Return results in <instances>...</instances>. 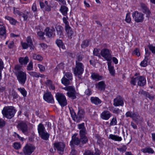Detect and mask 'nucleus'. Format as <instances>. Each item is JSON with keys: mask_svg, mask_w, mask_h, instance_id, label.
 <instances>
[{"mask_svg": "<svg viewBox=\"0 0 155 155\" xmlns=\"http://www.w3.org/2000/svg\"><path fill=\"white\" fill-rule=\"evenodd\" d=\"M78 128L79 130V134L80 141L82 144H84L88 142V140L86 136L87 132L84 123L79 124L77 125Z\"/></svg>", "mask_w": 155, "mask_h": 155, "instance_id": "obj_1", "label": "nucleus"}, {"mask_svg": "<svg viewBox=\"0 0 155 155\" xmlns=\"http://www.w3.org/2000/svg\"><path fill=\"white\" fill-rule=\"evenodd\" d=\"M2 112L3 117L11 119L14 116L16 111L13 107L7 106L4 107Z\"/></svg>", "mask_w": 155, "mask_h": 155, "instance_id": "obj_2", "label": "nucleus"}, {"mask_svg": "<svg viewBox=\"0 0 155 155\" xmlns=\"http://www.w3.org/2000/svg\"><path fill=\"white\" fill-rule=\"evenodd\" d=\"M70 113L71 116L74 120L77 122H79L84 117V112L82 109L79 110L76 115L72 108H70Z\"/></svg>", "mask_w": 155, "mask_h": 155, "instance_id": "obj_3", "label": "nucleus"}, {"mask_svg": "<svg viewBox=\"0 0 155 155\" xmlns=\"http://www.w3.org/2000/svg\"><path fill=\"white\" fill-rule=\"evenodd\" d=\"M63 89L68 91L67 94L68 96L71 98L72 100H74L76 98V92L75 89L72 86H68L63 88Z\"/></svg>", "mask_w": 155, "mask_h": 155, "instance_id": "obj_4", "label": "nucleus"}, {"mask_svg": "<svg viewBox=\"0 0 155 155\" xmlns=\"http://www.w3.org/2000/svg\"><path fill=\"white\" fill-rule=\"evenodd\" d=\"M76 65L74 72L75 75H80L82 74L84 71V64L81 62L75 61Z\"/></svg>", "mask_w": 155, "mask_h": 155, "instance_id": "obj_5", "label": "nucleus"}, {"mask_svg": "<svg viewBox=\"0 0 155 155\" xmlns=\"http://www.w3.org/2000/svg\"><path fill=\"white\" fill-rule=\"evenodd\" d=\"M55 97L59 103L61 107H64L67 104V101L65 96L62 94L57 93Z\"/></svg>", "mask_w": 155, "mask_h": 155, "instance_id": "obj_6", "label": "nucleus"}, {"mask_svg": "<svg viewBox=\"0 0 155 155\" xmlns=\"http://www.w3.org/2000/svg\"><path fill=\"white\" fill-rule=\"evenodd\" d=\"M18 82L21 84H25L27 80V74L25 72H22L15 75Z\"/></svg>", "mask_w": 155, "mask_h": 155, "instance_id": "obj_7", "label": "nucleus"}, {"mask_svg": "<svg viewBox=\"0 0 155 155\" xmlns=\"http://www.w3.org/2000/svg\"><path fill=\"white\" fill-rule=\"evenodd\" d=\"M144 15L141 12L137 11H135L132 14L133 17L136 22H142L144 20Z\"/></svg>", "mask_w": 155, "mask_h": 155, "instance_id": "obj_8", "label": "nucleus"}, {"mask_svg": "<svg viewBox=\"0 0 155 155\" xmlns=\"http://www.w3.org/2000/svg\"><path fill=\"white\" fill-rule=\"evenodd\" d=\"M35 149V147L33 145L26 144L23 148V153L25 155H30Z\"/></svg>", "mask_w": 155, "mask_h": 155, "instance_id": "obj_9", "label": "nucleus"}, {"mask_svg": "<svg viewBox=\"0 0 155 155\" xmlns=\"http://www.w3.org/2000/svg\"><path fill=\"white\" fill-rule=\"evenodd\" d=\"M17 127L18 130L22 131L25 135L28 133V125L26 123L23 121L20 122L17 125Z\"/></svg>", "mask_w": 155, "mask_h": 155, "instance_id": "obj_10", "label": "nucleus"}, {"mask_svg": "<svg viewBox=\"0 0 155 155\" xmlns=\"http://www.w3.org/2000/svg\"><path fill=\"white\" fill-rule=\"evenodd\" d=\"M101 54L106 60L110 61L112 59V56L109 50L106 48L102 49L101 51Z\"/></svg>", "mask_w": 155, "mask_h": 155, "instance_id": "obj_11", "label": "nucleus"}, {"mask_svg": "<svg viewBox=\"0 0 155 155\" xmlns=\"http://www.w3.org/2000/svg\"><path fill=\"white\" fill-rule=\"evenodd\" d=\"M55 29L53 26H52L50 28L49 27H46L45 30L46 35L49 38L54 37L55 35Z\"/></svg>", "mask_w": 155, "mask_h": 155, "instance_id": "obj_12", "label": "nucleus"}, {"mask_svg": "<svg viewBox=\"0 0 155 155\" xmlns=\"http://www.w3.org/2000/svg\"><path fill=\"white\" fill-rule=\"evenodd\" d=\"M54 147L57 149L59 153L61 154H63L65 144L62 142H58L54 144Z\"/></svg>", "mask_w": 155, "mask_h": 155, "instance_id": "obj_13", "label": "nucleus"}, {"mask_svg": "<svg viewBox=\"0 0 155 155\" xmlns=\"http://www.w3.org/2000/svg\"><path fill=\"white\" fill-rule=\"evenodd\" d=\"M140 5L142 12L143 13L146 14L147 17L149 18L151 14L150 11L149 9L145 4L141 3Z\"/></svg>", "mask_w": 155, "mask_h": 155, "instance_id": "obj_14", "label": "nucleus"}, {"mask_svg": "<svg viewBox=\"0 0 155 155\" xmlns=\"http://www.w3.org/2000/svg\"><path fill=\"white\" fill-rule=\"evenodd\" d=\"M77 134H74L72 137L71 140L70 142V145L72 147L74 144L78 145L80 143L79 139L77 137Z\"/></svg>", "mask_w": 155, "mask_h": 155, "instance_id": "obj_15", "label": "nucleus"}, {"mask_svg": "<svg viewBox=\"0 0 155 155\" xmlns=\"http://www.w3.org/2000/svg\"><path fill=\"white\" fill-rule=\"evenodd\" d=\"M114 103L113 105L115 106H123L124 105V101L123 99L121 96H117L116 98L114 99Z\"/></svg>", "mask_w": 155, "mask_h": 155, "instance_id": "obj_16", "label": "nucleus"}, {"mask_svg": "<svg viewBox=\"0 0 155 155\" xmlns=\"http://www.w3.org/2000/svg\"><path fill=\"white\" fill-rule=\"evenodd\" d=\"M112 114L110 112L107 110L103 111L101 114V118L104 120H108L111 117Z\"/></svg>", "mask_w": 155, "mask_h": 155, "instance_id": "obj_17", "label": "nucleus"}, {"mask_svg": "<svg viewBox=\"0 0 155 155\" xmlns=\"http://www.w3.org/2000/svg\"><path fill=\"white\" fill-rule=\"evenodd\" d=\"M44 99L48 102L53 103L54 102V100L52 95L50 93H46L43 96Z\"/></svg>", "mask_w": 155, "mask_h": 155, "instance_id": "obj_18", "label": "nucleus"}, {"mask_svg": "<svg viewBox=\"0 0 155 155\" xmlns=\"http://www.w3.org/2000/svg\"><path fill=\"white\" fill-rule=\"evenodd\" d=\"M55 29L57 32V35L59 38H62L63 37V28L62 26L58 25L55 27Z\"/></svg>", "mask_w": 155, "mask_h": 155, "instance_id": "obj_19", "label": "nucleus"}, {"mask_svg": "<svg viewBox=\"0 0 155 155\" xmlns=\"http://www.w3.org/2000/svg\"><path fill=\"white\" fill-rule=\"evenodd\" d=\"M106 85L103 81L99 82L97 84V88L100 91H104L105 90Z\"/></svg>", "mask_w": 155, "mask_h": 155, "instance_id": "obj_20", "label": "nucleus"}, {"mask_svg": "<svg viewBox=\"0 0 155 155\" xmlns=\"http://www.w3.org/2000/svg\"><path fill=\"white\" fill-rule=\"evenodd\" d=\"M138 78L137 84L140 86H143L146 84V80L144 77L140 76L138 77Z\"/></svg>", "mask_w": 155, "mask_h": 155, "instance_id": "obj_21", "label": "nucleus"}, {"mask_svg": "<svg viewBox=\"0 0 155 155\" xmlns=\"http://www.w3.org/2000/svg\"><path fill=\"white\" fill-rule=\"evenodd\" d=\"M65 29L66 32L69 38L71 39L72 36H74V32L71 28L69 26L65 28Z\"/></svg>", "mask_w": 155, "mask_h": 155, "instance_id": "obj_22", "label": "nucleus"}, {"mask_svg": "<svg viewBox=\"0 0 155 155\" xmlns=\"http://www.w3.org/2000/svg\"><path fill=\"white\" fill-rule=\"evenodd\" d=\"M29 61V59L28 56L25 57H20L18 59L19 62L21 65H26Z\"/></svg>", "mask_w": 155, "mask_h": 155, "instance_id": "obj_23", "label": "nucleus"}, {"mask_svg": "<svg viewBox=\"0 0 155 155\" xmlns=\"http://www.w3.org/2000/svg\"><path fill=\"white\" fill-rule=\"evenodd\" d=\"M91 101L92 104L96 105H98L101 103V101L97 97H91Z\"/></svg>", "mask_w": 155, "mask_h": 155, "instance_id": "obj_24", "label": "nucleus"}, {"mask_svg": "<svg viewBox=\"0 0 155 155\" xmlns=\"http://www.w3.org/2000/svg\"><path fill=\"white\" fill-rule=\"evenodd\" d=\"M50 135V134L47 133L46 131L39 134L41 138L45 140H48Z\"/></svg>", "mask_w": 155, "mask_h": 155, "instance_id": "obj_25", "label": "nucleus"}, {"mask_svg": "<svg viewBox=\"0 0 155 155\" xmlns=\"http://www.w3.org/2000/svg\"><path fill=\"white\" fill-rule=\"evenodd\" d=\"M5 28L4 26L0 28V35L1 38L4 39L6 37Z\"/></svg>", "mask_w": 155, "mask_h": 155, "instance_id": "obj_26", "label": "nucleus"}, {"mask_svg": "<svg viewBox=\"0 0 155 155\" xmlns=\"http://www.w3.org/2000/svg\"><path fill=\"white\" fill-rule=\"evenodd\" d=\"M21 66L18 64L16 65L15 66L13 72L15 75L23 72V71L21 70Z\"/></svg>", "mask_w": 155, "mask_h": 155, "instance_id": "obj_27", "label": "nucleus"}, {"mask_svg": "<svg viewBox=\"0 0 155 155\" xmlns=\"http://www.w3.org/2000/svg\"><path fill=\"white\" fill-rule=\"evenodd\" d=\"M91 77L92 79L96 81L101 80L102 79V77L100 76L99 74L95 73H92L91 74Z\"/></svg>", "mask_w": 155, "mask_h": 155, "instance_id": "obj_28", "label": "nucleus"}, {"mask_svg": "<svg viewBox=\"0 0 155 155\" xmlns=\"http://www.w3.org/2000/svg\"><path fill=\"white\" fill-rule=\"evenodd\" d=\"M109 138L116 141H121L122 140L121 137L112 134H110L109 135Z\"/></svg>", "mask_w": 155, "mask_h": 155, "instance_id": "obj_29", "label": "nucleus"}, {"mask_svg": "<svg viewBox=\"0 0 155 155\" xmlns=\"http://www.w3.org/2000/svg\"><path fill=\"white\" fill-rule=\"evenodd\" d=\"M38 130L39 135L46 131L43 125L41 123L38 124Z\"/></svg>", "mask_w": 155, "mask_h": 155, "instance_id": "obj_30", "label": "nucleus"}, {"mask_svg": "<svg viewBox=\"0 0 155 155\" xmlns=\"http://www.w3.org/2000/svg\"><path fill=\"white\" fill-rule=\"evenodd\" d=\"M141 151L144 153H152L154 152V150L151 148L149 147H147L144 148L142 149Z\"/></svg>", "mask_w": 155, "mask_h": 155, "instance_id": "obj_31", "label": "nucleus"}, {"mask_svg": "<svg viewBox=\"0 0 155 155\" xmlns=\"http://www.w3.org/2000/svg\"><path fill=\"white\" fill-rule=\"evenodd\" d=\"M68 10V8L67 7L64 5H62L61 6L60 10L63 15L66 16L67 14Z\"/></svg>", "mask_w": 155, "mask_h": 155, "instance_id": "obj_32", "label": "nucleus"}, {"mask_svg": "<svg viewBox=\"0 0 155 155\" xmlns=\"http://www.w3.org/2000/svg\"><path fill=\"white\" fill-rule=\"evenodd\" d=\"M108 70L109 71L110 73L112 75L114 76L115 74V70L114 69V67L113 66L111 65V63L109 62L107 63Z\"/></svg>", "mask_w": 155, "mask_h": 155, "instance_id": "obj_33", "label": "nucleus"}, {"mask_svg": "<svg viewBox=\"0 0 155 155\" xmlns=\"http://www.w3.org/2000/svg\"><path fill=\"white\" fill-rule=\"evenodd\" d=\"M71 80L66 78L64 76L62 78L61 81L62 83L65 86L68 85L70 84Z\"/></svg>", "mask_w": 155, "mask_h": 155, "instance_id": "obj_34", "label": "nucleus"}, {"mask_svg": "<svg viewBox=\"0 0 155 155\" xmlns=\"http://www.w3.org/2000/svg\"><path fill=\"white\" fill-rule=\"evenodd\" d=\"M26 41L29 47H30L31 48H33V45L32 39L30 36L28 37L26 39Z\"/></svg>", "mask_w": 155, "mask_h": 155, "instance_id": "obj_35", "label": "nucleus"}, {"mask_svg": "<svg viewBox=\"0 0 155 155\" xmlns=\"http://www.w3.org/2000/svg\"><path fill=\"white\" fill-rule=\"evenodd\" d=\"M17 90L21 93L24 97L26 96L27 92L24 88H18Z\"/></svg>", "mask_w": 155, "mask_h": 155, "instance_id": "obj_36", "label": "nucleus"}, {"mask_svg": "<svg viewBox=\"0 0 155 155\" xmlns=\"http://www.w3.org/2000/svg\"><path fill=\"white\" fill-rule=\"evenodd\" d=\"M148 60V58L147 56H145L144 59L141 62L140 65L144 67H146L147 65Z\"/></svg>", "mask_w": 155, "mask_h": 155, "instance_id": "obj_37", "label": "nucleus"}, {"mask_svg": "<svg viewBox=\"0 0 155 155\" xmlns=\"http://www.w3.org/2000/svg\"><path fill=\"white\" fill-rule=\"evenodd\" d=\"M56 43L57 45L59 47L63 49H64L65 47L62 40L60 39H58L56 41Z\"/></svg>", "mask_w": 155, "mask_h": 155, "instance_id": "obj_38", "label": "nucleus"}, {"mask_svg": "<svg viewBox=\"0 0 155 155\" xmlns=\"http://www.w3.org/2000/svg\"><path fill=\"white\" fill-rule=\"evenodd\" d=\"M5 19L9 20L10 23L12 25H15L17 22L14 19L9 16H5Z\"/></svg>", "mask_w": 155, "mask_h": 155, "instance_id": "obj_39", "label": "nucleus"}, {"mask_svg": "<svg viewBox=\"0 0 155 155\" xmlns=\"http://www.w3.org/2000/svg\"><path fill=\"white\" fill-rule=\"evenodd\" d=\"M84 56L81 53H78L76 55V61L80 62L82 60Z\"/></svg>", "mask_w": 155, "mask_h": 155, "instance_id": "obj_40", "label": "nucleus"}, {"mask_svg": "<svg viewBox=\"0 0 155 155\" xmlns=\"http://www.w3.org/2000/svg\"><path fill=\"white\" fill-rule=\"evenodd\" d=\"M33 59L39 61H41L43 60V58L40 55L37 54H34L32 55Z\"/></svg>", "mask_w": 155, "mask_h": 155, "instance_id": "obj_41", "label": "nucleus"}, {"mask_svg": "<svg viewBox=\"0 0 155 155\" xmlns=\"http://www.w3.org/2000/svg\"><path fill=\"white\" fill-rule=\"evenodd\" d=\"M89 40H86L84 41L81 45V47L82 48H85L87 47L89 45Z\"/></svg>", "mask_w": 155, "mask_h": 155, "instance_id": "obj_42", "label": "nucleus"}, {"mask_svg": "<svg viewBox=\"0 0 155 155\" xmlns=\"http://www.w3.org/2000/svg\"><path fill=\"white\" fill-rule=\"evenodd\" d=\"M12 96L13 99H16L18 97V95L17 93L14 90H12L11 93L9 94V97L10 96Z\"/></svg>", "mask_w": 155, "mask_h": 155, "instance_id": "obj_43", "label": "nucleus"}, {"mask_svg": "<svg viewBox=\"0 0 155 155\" xmlns=\"http://www.w3.org/2000/svg\"><path fill=\"white\" fill-rule=\"evenodd\" d=\"M28 73L31 76L34 78H38L39 73L34 71L29 72Z\"/></svg>", "mask_w": 155, "mask_h": 155, "instance_id": "obj_44", "label": "nucleus"}, {"mask_svg": "<svg viewBox=\"0 0 155 155\" xmlns=\"http://www.w3.org/2000/svg\"><path fill=\"white\" fill-rule=\"evenodd\" d=\"M64 68V64L62 63H61L57 66L55 68V70L56 71H57L58 70H62Z\"/></svg>", "mask_w": 155, "mask_h": 155, "instance_id": "obj_45", "label": "nucleus"}, {"mask_svg": "<svg viewBox=\"0 0 155 155\" xmlns=\"http://www.w3.org/2000/svg\"><path fill=\"white\" fill-rule=\"evenodd\" d=\"M28 13V12H27L26 13H24L23 12H21V14H20L19 16L23 18L24 21H26L27 20L28 18V16L27 14Z\"/></svg>", "mask_w": 155, "mask_h": 155, "instance_id": "obj_46", "label": "nucleus"}, {"mask_svg": "<svg viewBox=\"0 0 155 155\" xmlns=\"http://www.w3.org/2000/svg\"><path fill=\"white\" fill-rule=\"evenodd\" d=\"M138 77L135 78H134V77L132 78L130 81V84L134 85H136V82L138 81Z\"/></svg>", "mask_w": 155, "mask_h": 155, "instance_id": "obj_47", "label": "nucleus"}, {"mask_svg": "<svg viewBox=\"0 0 155 155\" xmlns=\"http://www.w3.org/2000/svg\"><path fill=\"white\" fill-rule=\"evenodd\" d=\"M117 120L116 118V117H114L112 119L111 121H110V126L115 125H117Z\"/></svg>", "mask_w": 155, "mask_h": 155, "instance_id": "obj_48", "label": "nucleus"}, {"mask_svg": "<svg viewBox=\"0 0 155 155\" xmlns=\"http://www.w3.org/2000/svg\"><path fill=\"white\" fill-rule=\"evenodd\" d=\"M148 47L153 53L155 54V46H153L152 44H149Z\"/></svg>", "mask_w": 155, "mask_h": 155, "instance_id": "obj_49", "label": "nucleus"}, {"mask_svg": "<svg viewBox=\"0 0 155 155\" xmlns=\"http://www.w3.org/2000/svg\"><path fill=\"white\" fill-rule=\"evenodd\" d=\"M133 120H134L136 123H138L139 122L142 121L143 120L142 118L138 115L136 117L134 118Z\"/></svg>", "mask_w": 155, "mask_h": 155, "instance_id": "obj_50", "label": "nucleus"}, {"mask_svg": "<svg viewBox=\"0 0 155 155\" xmlns=\"http://www.w3.org/2000/svg\"><path fill=\"white\" fill-rule=\"evenodd\" d=\"M84 93L88 96L91 95L92 93L91 90V89L88 88L85 90Z\"/></svg>", "mask_w": 155, "mask_h": 155, "instance_id": "obj_51", "label": "nucleus"}, {"mask_svg": "<svg viewBox=\"0 0 155 155\" xmlns=\"http://www.w3.org/2000/svg\"><path fill=\"white\" fill-rule=\"evenodd\" d=\"M127 148L125 145H123L122 147L117 148V150L120 152H125Z\"/></svg>", "mask_w": 155, "mask_h": 155, "instance_id": "obj_52", "label": "nucleus"}, {"mask_svg": "<svg viewBox=\"0 0 155 155\" xmlns=\"http://www.w3.org/2000/svg\"><path fill=\"white\" fill-rule=\"evenodd\" d=\"M33 69V63L31 61L28 64L27 67V70L28 71H31Z\"/></svg>", "mask_w": 155, "mask_h": 155, "instance_id": "obj_53", "label": "nucleus"}, {"mask_svg": "<svg viewBox=\"0 0 155 155\" xmlns=\"http://www.w3.org/2000/svg\"><path fill=\"white\" fill-rule=\"evenodd\" d=\"M65 76L68 79L71 80L72 79V74L70 72H66L65 73Z\"/></svg>", "mask_w": 155, "mask_h": 155, "instance_id": "obj_54", "label": "nucleus"}, {"mask_svg": "<svg viewBox=\"0 0 155 155\" xmlns=\"http://www.w3.org/2000/svg\"><path fill=\"white\" fill-rule=\"evenodd\" d=\"M13 147L15 149L18 150L20 148L21 145L20 143L17 142H15L14 143Z\"/></svg>", "mask_w": 155, "mask_h": 155, "instance_id": "obj_55", "label": "nucleus"}, {"mask_svg": "<svg viewBox=\"0 0 155 155\" xmlns=\"http://www.w3.org/2000/svg\"><path fill=\"white\" fill-rule=\"evenodd\" d=\"M99 50L97 48H94L93 51V53L94 55L100 57V55H99Z\"/></svg>", "mask_w": 155, "mask_h": 155, "instance_id": "obj_56", "label": "nucleus"}, {"mask_svg": "<svg viewBox=\"0 0 155 155\" xmlns=\"http://www.w3.org/2000/svg\"><path fill=\"white\" fill-rule=\"evenodd\" d=\"M130 13H127V14L126 19H125V21H126L128 23H129L131 21V18H130Z\"/></svg>", "mask_w": 155, "mask_h": 155, "instance_id": "obj_57", "label": "nucleus"}, {"mask_svg": "<svg viewBox=\"0 0 155 155\" xmlns=\"http://www.w3.org/2000/svg\"><path fill=\"white\" fill-rule=\"evenodd\" d=\"M38 66L39 68L40 71L41 72H43L45 71V68L43 65L40 64H38Z\"/></svg>", "mask_w": 155, "mask_h": 155, "instance_id": "obj_58", "label": "nucleus"}, {"mask_svg": "<svg viewBox=\"0 0 155 155\" xmlns=\"http://www.w3.org/2000/svg\"><path fill=\"white\" fill-rule=\"evenodd\" d=\"M63 22L65 24V28L66 27H68V26H69V25L68 22L67 20V18H66L64 17L63 18Z\"/></svg>", "mask_w": 155, "mask_h": 155, "instance_id": "obj_59", "label": "nucleus"}, {"mask_svg": "<svg viewBox=\"0 0 155 155\" xmlns=\"http://www.w3.org/2000/svg\"><path fill=\"white\" fill-rule=\"evenodd\" d=\"M38 35L41 38H44V36L45 35V32L43 31H40L37 32Z\"/></svg>", "mask_w": 155, "mask_h": 155, "instance_id": "obj_60", "label": "nucleus"}, {"mask_svg": "<svg viewBox=\"0 0 155 155\" xmlns=\"http://www.w3.org/2000/svg\"><path fill=\"white\" fill-rule=\"evenodd\" d=\"M145 96L147 97L150 99L152 100H153L154 98V97L153 96L151 95L149 93L147 92Z\"/></svg>", "mask_w": 155, "mask_h": 155, "instance_id": "obj_61", "label": "nucleus"}, {"mask_svg": "<svg viewBox=\"0 0 155 155\" xmlns=\"http://www.w3.org/2000/svg\"><path fill=\"white\" fill-rule=\"evenodd\" d=\"M5 122L2 119H0V127H3L5 126Z\"/></svg>", "mask_w": 155, "mask_h": 155, "instance_id": "obj_62", "label": "nucleus"}, {"mask_svg": "<svg viewBox=\"0 0 155 155\" xmlns=\"http://www.w3.org/2000/svg\"><path fill=\"white\" fill-rule=\"evenodd\" d=\"M97 152H99V151H97L94 154L93 153L91 152V151L88 150L85 152L84 155H95V153Z\"/></svg>", "mask_w": 155, "mask_h": 155, "instance_id": "obj_63", "label": "nucleus"}, {"mask_svg": "<svg viewBox=\"0 0 155 155\" xmlns=\"http://www.w3.org/2000/svg\"><path fill=\"white\" fill-rule=\"evenodd\" d=\"M43 10L47 12H49L51 11V9L50 6L48 5H45L43 8Z\"/></svg>", "mask_w": 155, "mask_h": 155, "instance_id": "obj_64", "label": "nucleus"}]
</instances>
